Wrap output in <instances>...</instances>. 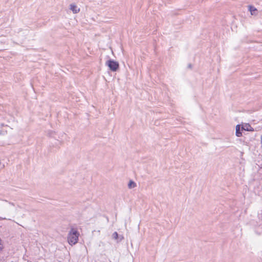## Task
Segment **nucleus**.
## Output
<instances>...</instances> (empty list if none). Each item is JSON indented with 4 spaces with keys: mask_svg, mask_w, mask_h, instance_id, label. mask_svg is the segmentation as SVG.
<instances>
[{
    "mask_svg": "<svg viewBox=\"0 0 262 262\" xmlns=\"http://www.w3.org/2000/svg\"><path fill=\"white\" fill-rule=\"evenodd\" d=\"M2 247L0 246V251H1V250H2Z\"/></svg>",
    "mask_w": 262,
    "mask_h": 262,
    "instance_id": "nucleus-10",
    "label": "nucleus"
},
{
    "mask_svg": "<svg viewBox=\"0 0 262 262\" xmlns=\"http://www.w3.org/2000/svg\"><path fill=\"white\" fill-rule=\"evenodd\" d=\"M70 9L74 14L78 13L80 11V9L74 4H72L70 5Z\"/></svg>",
    "mask_w": 262,
    "mask_h": 262,
    "instance_id": "nucleus-3",
    "label": "nucleus"
},
{
    "mask_svg": "<svg viewBox=\"0 0 262 262\" xmlns=\"http://www.w3.org/2000/svg\"><path fill=\"white\" fill-rule=\"evenodd\" d=\"M79 233L76 229L72 228L68 233V241L70 245L76 244L78 241Z\"/></svg>",
    "mask_w": 262,
    "mask_h": 262,
    "instance_id": "nucleus-1",
    "label": "nucleus"
},
{
    "mask_svg": "<svg viewBox=\"0 0 262 262\" xmlns=\"http://www.w3.org/2000/svg\"><path fill=\"white\" fill-rule=\"evenodd\" d=\"M10 204H11L12 205H14V204L13 203H10Z\"/></svg>",
    "mask_w": 262,
    "mask_h": 262,
    "instance_id": "nucleus-9",
    "label": "nucleus"
},
{
    "mask_svg": "<svg viewBox=\"0 0 262 262\" xmlns=\"http://www.w3.org/2000/svg\"><path fill=\"white\" fill-rule=\"evenodd\" d=\"M135 187H136V183L132 180L129 181L128 184V187L129 189H132L135 188Z\"/></svg>",
    "mask_w": 262,
    "mask_h": 262,
    "instance_id": "nucleus-6",
    "label": "nucleus"
},
{
    "mask_svg": "<svg viewBox=\"0 0 262 262\" xmlns=\"http://www.w3.org/2000/svg\"><path fill=\"white\" fill-rule=\"evenodd\" d=\"M242 129H245V128L243 127H242ZM245 130H246V129H245ZM246 130H251V129H249L248 128H247Z\"/></svg>",
    "mask_w": 262,
    "mask_h": 262,
    "instance_id": "nucleus-8",
    "label": "nucleus"
},
{
    "mask_svg": "<svg viewBox=\"0 0 262 262\" xmlns=\"http://www.w3.org/2000/svg\"><path fill=\"white\" fill-rule=\"evenodd\" d=\"M249 10L250 11L251 14L252 15H255V12L257 11L256 9L252 6H249Z\"/></svg>",
    "mask_w": 262,
    "mask_h": 262,
    "instance_id": "nucleus-7",
    "label": "nucleus"
},
{
    "mask_svg": "<svg viewBox=\"0 0 262 262\" xmlns=\"http://www.w3.org/2000/svg\"><path fill=\"white\" fill-rule=\"evenodd\" d=\"M240 125L238 124L236 126V132H235V135L237 137H240L242 136V133L240 131Z\"/></svg>",
    "mask_w": 262,
    "mask_h": 262,
    "instance_id": "nucleus-5",
    "label": "nucleus"
},
{
    "mask_svg": "<svg viewBox=\"0 0 262 262\" xmlns=\"http://www.w3.org/2000/svg\"><path fill=\"white\" fill-rule=\"evenodd\" d=\"M112 237L115 240H118L119 239V240L117 241V242H120L123 239V237L122 236H119L117 232H115L113 233Z\"/></svg>",
    "mask_w": 262,
    "mask_h": 262,
    "instance_id": "nucleus-4",
    "label": "nucleus"
},
{
    "mask_svg": "<svg viewBox=\"0 0 262 262\" xmlns=\"http://www.w3.org/2000/svg\"><path fill=\"white\" fill-rule=\"evenodd\" d=\"M106 64L109 67L110 69L112 71H116L119 69V63L118 62H116L113 60H108Z\"/></svg>",
    "mask_w": 262,
    "mask_h": 262,
    "instance_id": "nucleus-2",
    "label": "nucleus"
}]
</instances>
